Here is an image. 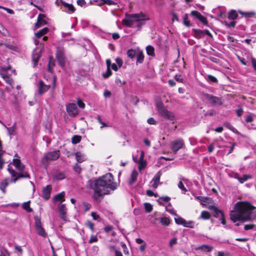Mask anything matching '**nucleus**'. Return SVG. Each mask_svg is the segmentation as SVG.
<instances>
[{"mask_svg":"<svg viewBox=\"0 0 256 256\" xmlns=\"http://www.w3.org/2000/svg\"><path fill=\"white\" fill-rule=\"evenodd\" d=\"M87 186L94 191V198L98 200L100 196L109 194L110 190H114L116 184L114 182V178L110 173H108L98 178L90 180Z\"/></svg>","mask_w":256,"mask_h":256,"instance_id":"f257e3e1","label":"nucleus"},{"mask_svg":"<svg viewBox=\"0 0 256 256\" xmlns=\"http://www.w3.org/2000/svg\"><path fill=\"white\" fill-rule=\"evenodd\" d=\"M234 210H232L230 216V220L234 223L237 221H256V210L248 202H238L234 206Z\"/></svg>","mask_w":256,"mask_h":256,"instance_id":"f03ea898","label":"nucleus"},{"mask_svg":"<svg viewBox=\"0 0 256 256\" xmlns=\"http://www.w3.org/2000/svg\"><path fill=\"white\" fill-rule=\"evenodd\" d=\"M148 20L142 14H126V18L122 20V24L128 27L132 28L136 22H138L136 25L138 30H140L142 26L144 24V21Z\"/></svg>","mask_w":256,"mask_h":256,"instance_id":"7ed1b4c3","label":"nucleus"},{"mask_svg":"<svg viewBox=\"0 0 256 256\" xmlns=\"http://www.w3.org/2000/svg\"><path fill=\"white\" fill-rule=\"evenodd\" d=\"M13 164L18 170L20 171V174L17 176L14 177L10 180L12 183H15L18 180L22 178H30V176L28 173L24 170L25 166L21 163L20 160L18 158H14L13 160Z\"/></svg>","mask_w":256,"mask_h":256,"instance_id":"20e7f679","label":"nucleus"},{"mask_svg":"<svg viewBox=\"0 0 256 256\" xmlns=\"http://www.w3.org/2000/svg\"><path fill=\"white\" fill-rule=\"evenodd\" d=\"M156 108L159 114L164 118L170 120H174L175 116L174 114L168 111L164 106L162 102L156 103Z\"/></svg>","mask_w":256,"mask_h":256,"instance_id":"39448f33","label":"nucleus"},{"mask_svg":"<svg viewBox=\"0 0 256 256\" xmlns=\"http://www.w3.org/2000/svg\"><path fill=\"white\" fill-rule=\"evenodd\" d=\"M60 155L59 150L48 152L42 158V162L44 166H48L50 161L56 160L58 158Z\"/></svg>","mask_w":256,"mask_h":256,"instance_id":"423d86ee","label":"nucleus"},{"mask_svg":"<svg viewBox=\"0 0 256 256\" xmlns=\"http://www.w3.org/2000/svg\"><path fill=\"white\" fill-rule=\"evenodd\" d=\"M184 145V140L182 138H178L171 142L170 148L174 154H176L179 150L182 148Z\"/></svg>","mask_w":256,"mask_h":256,"instance_id":"0eeeda50","label":"nucleus"},{"mask_svg":"<svg viewBox=\"0 0 256 256\" xmlns=\"http://www.w3.org/2000/svg\"><path fill=\"white\" fill-rule=\"evenodd\" d=\"M35 226L36 232L39 236L43 238H46L47 236V234L42 226V222L40 218H35Z\"/></svg>","mask_w":256,"mask_h":256,"instance_id":"6e6552de","label":"nucleus"},{"mask_svg":"<svg viewBox=\"0 0 256 256\" xmlns=\"http://www.w3.org/2000/svg\"><path fill=\"white\" fill-rule=\"evenodd\" d=\"M66 110L68 114L71 116H76L78 114L76 105L74 103H70L67 104Z\"/></svg>","mask_w":256,"mask_h":256,"instance_id":"1a4fd4ad","label":"nucleus"},{"mask_svg":"<svg viewBox=\"0 0 256 256\" xmlns=\"http://www.w3.org/2000/svg\"><path fill=\"white\" fill-rule=\"evenodd\" d=\"M206 98L210 101L213 105L220 106L222 104L221 100L218 97L214 96L209 94H204Z\"/></svg>","mask_w":256,"mask_h":256,"instance_id":"9d476101","label":"nucleus"},{"mask_svg":"<svg viewBox=\"0 0 256 256\" xmlns=\"http://www.w3.org/2000/svg\"><path fill=\"white\" fill-rule=\"evenodd\" d=\"M56 58L59 65L62 68H64L65 66V56L64 52L62 50H57L56 52Z\"/></svg>","mask_w":256,"mask_h":256,"instance_id":"9b49d317","label":"nucleus"},{"mask_svg":"<svg viewBox=\"0 0 256 256\" xmlns=\"http://www.w3.org/2000/svg\"><path fill=\"white\" fill-rule=\"evenodd\" d=\"M50 88V85L46 84L42 80H40L38 85V94L40 95H42L47 92Z\"/></svg>","mask_w":256,"mask_h":256,"instance_id":"f8f14e48","label":"nucleus"},{"mask_svg":"<svg viewBox=\"0 0 256 256\" xmlns=\"http://www.w3.org/2000/svg\"><path fill=\"white\" fill-rule=\"evenodd\" d=\"M58 210L62 219L64 221H66L67 208L65 204H60L58 208Z\"/></svg>","mask_w":256,"mask_h":256,"instance_id":"ddd939ff","label":"nucleus"},{"mask_svg":"<svg viewBox=\"0 0 256 256\" xmlns=\"http://www.w3.org/2000/svg\"><path fill=\"white\" fill-rule=\"evenodd\" d=\"M46 16L43 14H40L37 18V22L35 24L36 28H39L46 24V21L44 18Z\"/></svg>","mask_w":256,"mask_h":256,"instance_id":"4468645a","label":"nucleus"},{"mask_svg":"<svg viewBox=\"0 0 256 256\" xmlns=\"http://www.w3.org/2000/svg\"><path fill=\"white\" fill-rule=\"evenodd\" d=\"M52 190V186L48 185L42 189V197L46 200H48L50 198V194Z\"/></svg>","mask_w":256,"mask_h":256,"instance_id":"2eb2a0df","label":"nucleus"},{"mask_svg":"<svg viewBox=\"0 0 256 256\" xmlns=\"http://www.w3.org/2000/svg\"><path fill=\"white\" fill-rule=\"evenodd\" d=\"M162 174V172L160 171H158L152 178V182H154L152 186L154 188H158L160 184V180Z\"/></svg>","mask_w":256,"mask_h":256,"instance_id":"dca6fc26","label":"nucleus"},{"mask_svg":"<svg viewBox=\"0 0 256 256\" xmlns=\"http://www.w3.org/2000/svg\"><path fill=\"white\" fill-rule=\"evenodd\" d=\"M234 178L237 179L240 183L242 184L251 178L252 176L249 174H244L240 177L238 174H236L234 175Z\"/></svg>","mask_w":256,"mask_h":256,"instance_id":"f3484780","label":"nucleus"},{"mask_svg":"<svg viewBox=\"0 0 256 256\" xmlns=\"http://www.w3.org/2000/svg\"><path fill=\"white\" fill-rule=\"evenodd\" d=\"M60 1L64 6L68 8V10H66V12L70 14L74 12L75 8L72 4H68L66 2L62 1V0H60Z\"/></svg>","mask_w":256,"mask_h":256,"instance_id":"a211bd4d","label":"nucleus"},{"mask_svg":"<svg viewBox=\"0 0 256 256\" xmlns=\"http://www.w3.org/2000/svg\"><path fill=\"white\" fill-rule=\"evenodd\" d=\"M138 176V172L135 170H133L131 174L130 178L128 182L130 185H132L134 184V182L136 180Z\"/></svg>","mask_w":256,"mask_h":256,"instance_id":"6ab92c4d","label":"nucleus"},{"mask_svg":"<svg viewBox=\"0 0 256 256\" xmlns=\"http://www.w3.org/2000/svg\"><path fill=\"white\" fill-rule=\"evenodd\" d=\"M65 174L64 172L56 171L54 174V178L56 180H60L65 178Z\"/></svg>","mask_w":256,"mask_h":256,"instance_id":"aec40b11","label":"nucleus"},{"mask_svg":"<svg viewBox=\"0 0 256 256\" xmlns=\"http://www.w3.org/2000/svg\"><path fill=\"white\" fill-rule=\"evenodd\" d=\"M6 128L8 130V134L10 136H14L16 134V124L14 123L11 127H6Z\"/></svg>","mask_w":256,"mask_h":256,"instance_id":"412c9836","label":"nucleus"},{"mask_svg":"<svg viewBox=\"0 0 256 256\" xmlns=\"http://www.w3.org/2000/svg\"><path fill=\"white\" fill-rule=\"evenodd\" d=\"M136 64H142L144 60V55L142 51H138L136 54Z\"/></svg>","mask_w":256,"mask_h":256,"instance_id":"4be33fe9","label":"nucleus"},{"mask_svg":"<svg viewBox=\"0 0 256 256\" xmlns=\"http://www.w3.org/2000/svg\"><path fill=\"white\" fill-rule=\"evenodd\" d=\"M8 185V179L5 178L0 182V190L3 193L6 192V188Z\"/></svg>","mask_w":256,"mask_h":256,"instance_id":"5701e85b","label":"nucleus"},{"mask_svg":"<svg viewBox=\"0 0 256 256\" xmlns=\"http://www.w3.org/2000/svg\"><path fill=\"white\" fill-rule=\"evenodd\" d=\"M48 32V28H44L42 30H40L37 32L35 33V36L36 38H40L42 36L46 34Z\"/></svg>","mask_w":256,"mask_h":256,"instance_id":"b1692460","label":"nucleus"},{"mask_svg":"<svg viewBox=\"0 0 256 256\" xmlns=\"http://www.w3.org/2000/svg\"><path fill=\"white\" fill-rule=\"evenodd\" d=\"M74 154L78 162H82L86 160L85 156L80 152H76Z\"/></svg>","mask_w":256,"mask_h":256,"instance_id":"393cba45","label":"nucleus"},{"mask_svg":"<svg viewBox=\"0 0 256 256\" xmlns=\"http://www.w3.org/2000/svg\"><path fill=\"white\" fill-rule=\"evenodd\" d=\"M238 14L235 10H231L228 14V18L230 20H234L237 18Z\"/></svg>","mask_w":256,"mask_h":256,"instance_id":"a878e982","label":"nucleus"},{"mask_svg":"<svg viewBox=\"0 0 256 256\" xmlns=\"http://www.w3.org/2000/svg\"><path fill=\"white\" fill-rule=\"evenodd\" d=\"M40 54L39 53H34V52L33 54H32V61L34 62V66H36V65H37V64L38 62V61L40 59Z\"/></svg>","mask_w":256,"mask_h":256,"instance_id":"bb28decb","label":"nucleus"},{"mask_svg":"<svg viewBox=\"0 0 256 256\" xmlns=\"http://www.w3.org/2000/svg\"><path fill=\"white\" fill-rule=\"evenodd\" d=\"M238 12L246 18H252L254 16H255L256 14L254 12H243L242 10H239Z\"/></svg>","mask_w":256,"mask_h":256,"instance_id":"cd10ccee","label":"nucleus"},{"mask_svg":"<svg viewBox=\"0 0 256 256\" xmlns=\"http://www.w3.org/2000/svg\"><path fill=\"white\" fill-rule=\"evenodd\" d=\"M64 192L57 194L54 198V200L56 202L60 201L61 202L64 201Z\"/></svg>","mask_w":256,"mask_h":256,"instance_id":"c85d7f7f","label":"nucleus"},{"mask_svg":"<svg viewBox=\"0 0 256 256\" xmlns=\"http://www.w3.org/2000/svg\"><path fill=\"white\" fill-rule=\"evenodd\" d=\"M154 48L152 46H148L146 47V54L148 56H154Z\"/></svg>","mask_w":256,"mask_h":256,"instance_id":"c756f323","label":"nucleus"},{"mask_svg":"<svg viewBox=\"0 0 256 256\" xmlns=\"http://www.w3.org/2000/svg\"><path fill=\"white\" fill-rule=\"evenodd\" d=\"M54 65H55L54 60V58L50 56L49 58L48 68V71L49 72H52V68L53 66H54Z\"/></svg>","mask_w":256,"mask_h":256,"instance_id":"7c9ffc66","label":"nucleus"},{"mask_svg":"<svg viewBox=\"0 0 256 256\" xmlns=\"http://www.w3.org/2000/svg\"><path fill=\"white\" fill-rule=\"evenodd\" d=\"M177 216V218H174L176 223L184 226V225L186 224V220L181 217Z\"/></svg>","mask_w":256,"mask_h":256,"instance_id":"2f4dec72","label":"nucleus"},{"mask_svg":"<svg viewBox=\"0 0 256 256\" xmlns=\"http://www.w3.org/2000/svg\"><path fill=\"white\" fill-rule=\"evenodd\" d=\"M170 200V198L168 196H162V197H160L158 200V202L160 204H162L163 205L164 204V202H168Z\"/></svg>","mask_w":256,"mask_h":256,"instance_id":"473e14b6","label":"nucleus"},{"mask_svg":"<svg viewBox=\"0 0 256 256\" xmlns=\"http://www.w3.org/2000/svg\"><path fill=\"white\" fill-rule=\"evenodd\" d=\"M224 126L227 128L228 129L232 130V132L238 134V132L229 122H225Z\"/></svg>","mask_w":256,"mask_h":256,"instance_id":"72a5a7b5","label":"nucleus"},{"mask_svg":"<svg viewBox=\"0 0 256 256\" xmlns=\"http://www.w3.org/2000/svg\"><path fill=\"white\" fill-rule=\"evenodd\" d=\"M0 46L2 47H4L6 48H7L10 50H15L16 48V47L8 43H3V42H0Z\"/></svg>","mask_w":256,"mask_h":256,"instance_id":"f704fd0d","label":"nucleus"},{"mask_svg":"<svg viewBox=\"0 0 256 256\" xmlns=\"http://www.w3.org/2000/svg\"><path fill=\"white\" fill-rule=\"evenodd\" d=\"M136 54L137 52L132 49L129 50L127 52L128 56L132 59L134 58L136 56Z\"/></svg>","mask_w":256,"mask_h":256,"instance_id":"c9c22d12","label":"nucleus"},{"mask_svg":"<svg viewBox=\"0 0 256 256\" xmlns=\"http://www.w3.org/2000/svg\"><path fill=\"white\" fill-rule=\"evenodd\" d=\"M30 202H25L22 204V208L28 212H32V208H30Z\"/></svg>","mask_w":256,"mask_h":256,"instance_id":"e433bc0d","label":"nucleus"},{"mask_svg":"<svg viewBox=\"0 0 256 256\" xmlns=\"http://www.w3.org/2000/svg\"><path fill=\"white\" fill-rule=\"evenodd\" d=\"M171 207H172L171 204L170 202H169L168 204V206H166V210L168 212L170 213L171 214H172L173 215H174L176 216H178V215L176 214L175 210L172 208H171Z\"/></svg>","mask_w":256,"mask_h":256,"instance_id":"4c0bfd02","label":"nucleus"},{"mask_svg":"<svg viewBox=\"0 0 256 256\" xmlns=\"http://www.w3.org/2000/svg\"><path fill=\"white\" fill-rule=\"evenodd\" d=\"M224 215V213L219 209H216V210H215L213 212V216L214 217L216 218H220V217L223 216Z\"/></svg>","mask_w":256,"mask_h":256,"instance_id":"58836bf2","label":"nucleus"},{"mask_svg":"<svg viewBox=\"0 0 256 256\" xmlns=\"http://www.w3.org/2000/svg\"><path fill=\"white\" fill-rule=\"evenodd\" d=\"M81 138V136L74 135L72 138V142L73 144H76L80 142Z\"/></svg>","mask_w":256,"mask_h":256,"instance_id":"ea45409f","label":"nucleus"},{"mask_svg":"<svg viewBox=\"0 0 256 256\" xmlns=\"http://www.w3.org/2000/svg\"><path fill=\"white\" fill-rule=\"evenodd\" d=\"M160 222L164 226H168L170 223V220L168 218H162L160 219Z\"/></svg>","mask_w":256,"mask_h":256,"instance_id":"a19ab883","label":"nucleus"},{"mask_svg":"<svg viewBox=\"0 0 256 256\" xmlns=\"http://www.w3.org/2000/svg\"><path fill=\"white\" fill-rule=\"evenodd\" d=\"M210 218V214L207 211H202L201 213L200 218L204 220H208Z\"/></svg>","mask_w":256,"mask_h":256,"instance_id":"79ce46f5","label":"nucleus"},{"mask_svg":"<svg viewBox=\"0 0 256 256\" xmlns=\"http://www.w3.org/2000/svg\"><path fill=\"white\" fill-rule=\"evenodd\" d=\"M183 22L184 24L190 27L191 26V24L190 23V22L188 20V14H185L183 16Z\"/></svg>","mask_w":256,"mask_h":256,"instance_id":"37998d69","label":"nucleus"},{"mask_svg":"<svg viewBox=\"0 0 256 256\" xmlns=\"http://www.w3.org/2000/svg\"><path fill=\"white\" fill-rule=\"evenodd\" d=\"M194 34L198 38H201L204 36V30L198 29L194 30Z\"/></svg>","mask_w":256,"mask_h":256,"instance_id":"c03bdc74","label":"nucleus"},{"mask_svg":"<svg viewBox=\"0 0 256 256\" xmlns=\"http://www.w3.org/2000/svg\"><path fill=\"white\" fill-rule=\"evenodd\" d=\"M8 171L10 172V174L12 175V177L17 176L20 174V172H16L14 170L10 168H8Z\"/></svg>","mask_w":256,"mask_h":256,"instance_id":"a18cd8bd","label":"nucleus"},{"mask_svg":"<svg viewBox=\"0 0 256 256\" xmlns=\"http://www.w3.org/2000/svg\"><path fill=\"white\" fill-rule=\"evenodd\" d=\"M144 208L147 212H150L152 210V206L150 203L146 202L144 204Z\"/></svg>","mask_w":256,"mask_h":256,"instance_id":"49530a36","label":"nucleus"},{"mask_svg":"<svg viewBox=\"0 0 256 256\" xmlns=\"http://www.w3.org/2000/svg\"><path fill=\"white\" fill-rule=\"evenodd\" d=\"M200 248L207 252H211L213 248L212 246L205 244L202 246Z\"/></svg>","mask_w":256,"mask_h":256,"instance_id":"de8ad7c7","label":"nucleus"},{"mask_svg":"<svg viewBox=\"0 0 256 256\" xmlns=\"http://www.w3.org/2000/svg\"><path fill=\"white\" fill-rule=\"evenodd\" d=\"M144 152L142 151H141L140 152V156L138 160V162L141 164V166H139V169L140 170L142 168L141 166L142 164V163L144 162Z\"/></svg>","mask_w":256,"mask_h":256,"instance_id":"09e8293b","label":"nucleus"},{"mask_svg":"<svg viewBox=\"0 0 256 256\" xmlns=\"http://www.w3.org/2000/svg\"><path fill=\"white\" fill-rule=\"evenodd\" d=\"M112 74V72L110 68H107L106 72L102 74V76L104 78H109Z\"/></svg>","mask_w":256,"mask_h":256,"instance_id":"8fccbe9b","label":"nucleus"},{"mask_svg":"<svg viewBox=\"0 0 256 256\" xmlns=\"http://www.w3.org/2000/svg\"><path fill=\"white\" fill-rule=\"evenodd\" d=\"M101 1L102 2V4H105L108 6L116 5L117 4L115 2L112 0H101Z\"/></svg>","mask_w":256,"mask_h":256,"instance_id":"3c124183","label":"nucleus"},{"mask_svg":"<svg viewBox=\"0 0 256 256\" xmlns=\"http://www.w3.org/2000/svg\"><path fill=\"white\" fill-rule=\"evenodd\" d=\"M224 23L225 26H226L227 27H228V28H230V27L234 28L236 24V22L235 21H232L229 23L226 21H224Z\"/></svg>","mask_w":256,"mask_h":256,"instance_id":"603ef678","label":"nucleus"},{"mask_svg":"<svg viewBox=\"0 0 256 256\" xmlns=\"http://www.w3.org/2000/svg\"><path fill=\"white\" fill-rule=\"evenodd\" d=\"M85 226L88 227L92 232L94 231V224L91 222L87 221L85 224Z\"/></svg>","mask_w":256,"mask_h":256,"instance_id":"864d4df0","label":"nucleus"},{"mask_svg":"<svg viewBox=\"0 0 256 256\" xmlns=\"http://www.w3.org/2000/svg\"><path fill=\"white\" fill-rule=\"evenodd\" d=\"M74 170L76 173H78V174H80L81 172V170H82L81 168L78 164H76L74 165Z\"/></svg>","mask_w":256,"mask_h":256,"instance_id":"5fc2aeb1","label":"nucleus"},{"mask_svg":"<svg viewBox=\"0 0 256 256\" xmlns=\"http://www.w3.org/2000/svg\"><path fill=\"white\" fill-rule=\"evenodd\" d=\"M91 216H92V217L93 219L95 220H98V222H100V217L98 215L96 214V212H92L91 213Z\"/></svg>","mask_w":256,"mask_h":256,"instance_id":"6e6d98bb","label":"nucleus"},{"mask_svg":"<svg viewBox=\"0 0 256 256\" xmlns=\"http://www.w3.org/2000/svg\"><path fill=\"white\" fill-rule=\"evenodd\" d=\"M198 19L204 25H208V22L206 17L202 15Z\"/></svg>","mask_w":256,"mask_h":256,"instance_id":"4d7b16f0","label":"nucleus"},{"mask_svg":"<svg viewBox=\"0 0 256 256\" xmlns=\"http://www.w3.org/2000/svg\"><path fill=\"white\" fill-rule=\"evenodd\" d=\"M98 241V238L96 236L92 235L90 236V239L88 241L89 244H92V242H97Z\"/></svg>","mask_w":256,"mask_h":256,"instance_id":"13d9d810","label":"nucleus"},{"mask_svg":"<svg viewBox=\"0 0 256 256\" xmlns=\"http://www.w3.org/2000/svg\"><path fill=\"white\" fill-rule=\"evenodd\" d=\"M191 14L192 16H194V17H196V18H200V16H202L200 13L198 11H196V10H192V11L191 12Z\"/></svg>","mask_w":256,"mask_h":256,"instance_id":"bf43d9fd","label":"nucleus"},{"mask_svg":"<svg viewBox=\"0 0 256 256\" xmlns=\"http://www.w3.org/2000/svg\"><path fill=\"white\" fill-rule=\"evenodd\" d=\"M208 80L212 82H218L217 78L212 75L209 74L208 76Z\"/></svg>","mask_w":256,"mask_h":256,"instance_id":"052dcab7","label":"nucleus"},{"mask_svg":"<svg viewBox=\"0 0 256 256\" xmlns=\"http://www.w3.org/2000/svg\"><path fill=\"white\" fill-rule=\"evenodd\" d=\"M77 104L78 106L81 108H84L85 107V104L80 99H78L77 100Z\"/></svg>","mask_w":256,"mask_h":256,"instance_id":"680f3d73","label":"nucleus"},{"mask_svg":"<svg viewBox=\"0 0 256 256\" xmlns=\"http://www.w3.org/2000/svg\"><path fill=\"white\" fill-rule=\"evenodd\" d=\"M255 226V225L254 224H248L244 225V229L246 230H250L252 229Z\"/></svg>","mask_w":256,"mask_h":256,"instance_id":"e2e57ef3","label":"nucleus"},{"mask_svg":"<svg viewBox=\"0 0 256 256\" xmlns=\"http://www.w3.org/2000/svg\"><path fill=\"white\" fill-rule=\"evenodd\" d=\"M178 188L181 189L182 190H183L184 192H187V190L186 189V188L184 187L183 183L182 182L180 181L179 182L178 184Z\"/></svg>","mask_w":256,"mask_h":256,"instance_id":"0e129e2a","label":"nucleus"},{"mask_svg":"<svg viewBox=\"0 0 256 256\" xmlns=\"http://www.w3.org/2000/svg\"><path fill=\"white\" fill-rule=\"evenodd\" d=\"M245 120L247 122H250L254 120V118L252 114L248 115L245 119Z\"/></svg>","mask_w":256,"mask_h":256,"instance_id":"69168bd1","label":"nucleus"},{"mask_svg":"<svg viewBox=\"0 0 256 256\" xmlns=\"http://www.w3.org/2000/svg\"><path fill=\"white\" fill-rule=\"evenodd\" d=\"M194 224V222L192 221H189V222L186 221V224L184 225V227L193 228Z\"/></svg>","mask_w":256,"mask_h":256,"instance_id":"338daca9","label":"nucleus"},{"mask_svg":"<svg viewBox=\"0 0 256 256\" xmlns=\"http://www.w3.org/2000/svg\"><path fill=\"white\" fill-rule=\"evenodd\" d=\"M147 122L150 124L155 125L157 124V122H156V120H155L152 118H149L147 120Z\"/></svg>","mask_w":256,"mask_h":256,"instance_id":"774afa93","label":"nucleus"}]
</instances>
